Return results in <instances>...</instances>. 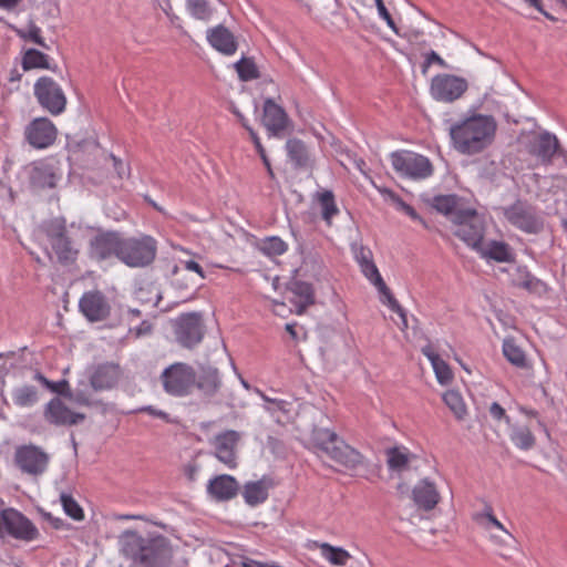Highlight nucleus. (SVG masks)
Here are the masks:
<instances>
[{
	"label": "nucleus",
	"mask_w": 567,
	"mask_h": 567,
	"mask_svg": "<svg viewBox=\"0 0 567 567\" xmlns=\"http://www.w3.org/2000/svg\"><path fill=\"white\" fill-rule=\"evenodd\" d=\"M496 120L492 115L474 113L450 127L453 147L461 154L475 155L487 150L495 141Z\"/></svg>",
	"instance_id": "f257e3e1"
},
{
	"label": "nucleus",
	"mask_w": 567,
	"mask_h": 567,
	"mask_svg": "<svg viewBox=\"0 0 567 567\" xmlns=\"http://www.w3.org/2000/svg\"><path fill=\"white\" fill-rule=\"evenodd\" d=\"M92 229L81 221L66 224L64 218H53L43 226L51 249L62 265H72L78 260L82 244Z\"/></svg>",
	"instance_id": "f03ea898"
},
{
	"label": "nucleus",
	"mask_w": 567,
	"mask_h": 567,
	"mask_svg": "<svg viewBox=\"0 0 567 567\" xmlns=\"http://www.w3.org/2000/svg\"><path fill=\"white\" fill-rule=\"evenodd\" d=\"M351 252L353 255L354 260L360 267L362 275L378 289V291L382 295V302L388 305L390 309L398 315L403 320V326L406 327V318L403 308L399 305L396 299L393 297L392 292L385 285L383 278L380 275V271L373 260L372 250L363 246L360 243L351 244Z\"/></svg>",
	"instance_id": "7ed1b4c3"
},
{
	"label": "nucleus",
	"mask_w": 567,
	"mask_h": 567,
	"mask_svg": "<svg viewBox=\"0 0 567 567\" xmlns=\"http://www.w3.org/2000/svg\"><path fill=\"white\" fill-rule=\"evenodd\" d=\"M316 447L332 461L348 470H354L363 464V455L339 435L329 429H320L315 433Z\"/></svg>",
	"instance_id": "20e7f679"
},
{
	"label": "nucleus",
	"mask_w": 567,
	"mask_h": 567,
	"mask_svg": "<svg viewBox=\"0 0 567 567\" xmlns=\"http://www.w3.org/2000/svg\"><path fill=\"white\" fill-rule=\"evenodd\" d=\"M159 380L164 391L176 398L192 394L196 386L195 369L184 362H175L161 373Z\"/></svg>",
	"instance_id": "39448f33"
},
{
	"label": "nucleus",
	"mask_w": 567,
	"mask_h": 567,
	"mask_svg": "<svg viewBox=\"0 0 567 567\" xmlns=\"http://www.w3.org/2000/svg\"><path fill=\"white\" fill-rule=\"evenodd\" d=\"M157 254V241L148 235L123 238L120 260L128 267H146Z\"/></svg>",
	"instance_id": "423d86ee"
},
{
	"label": "nucleus",
	"mask_w": 567,
	"mask_h": 567,
	"mask_svg": "<svg viewBox=\"0 0 567 567\" xmlns=\"http://www.w3.org/2000/svg\"><path fill=\"white\" fill-rule=\"evenodd\" d=\"M390 162L394 172L413 181L426 179L433 175L434 168L430 159L411 151H395L390 154Z\"/></svg>",
	"instance_id": "0eeeda50"
},
{
	"label": "nucleus",
	"mask_w": 567,
	"mask_h": 567,
	"mask_svg": "<svg viewBox=\"0 0 567 567\" xmlns=\"http://www.w3.org/2000/svg\"><path fill=\"white\" fill-rule=\"evenodd\" d=\"M33 92L39 104L52 115H59L64 112L66 96L60 84L52 78H39L34 83Z\"/></svg>",
	"instance_id": "6e6552de"
},
{
	"label": "nucleus",
	"mask_w": 567,
	"mask_h": 567,
	"mask_svg": "<svg viewBox=\"0 0 567 567\" xmlns=\"http://www.w3.org/2000/svg\"><path fill=\"white\" fill-rule=\"evenodd\" d=\"M174 332L177 342L187 349H192L202 342L205 334L203 317L199 312L179 315L174 323Z\"/></svg>",
	"instance_id": "1a4fd4ad"
},
{
	"label": "nucleus",
	"mask_w": 567,
	"mask_h": 567,
	"mask_svg": "<svg viewBox=\"0 0 567 567\" xmlns=\"http://www.w3.org/2000/svg\"><path fill=\"white\" fill-rule=\"evenodd\" d=\"M0 523V536H3L6 533L16 539L24 542L34 540L39 536V530L34 524L23 514L13 508H6L1 512Z\"/></svg>",
	"instance_id": "9d476101"
},
{
	"label": "nucleus",
	"mask_w": 567,
	"mask_h": 567,
	"mask_svg": "<svg viewBox=\"0 0 567 567\" xmlns=\"http://www.w3.org/2000/svg\"><path fill=\"white\" fill-rule=\"evenodd\" d=\"M467 89L468 83L464 78L443 73L432 78L430 93L437 102L453 103L461 99Z\"/></svg>",
	"instance_id": "9b49d317"
},
{
	"label": "nucleus",
	"mask_w": 567,
	"mask_h": 567,
	"mask_svg": "<svg viewBox=\"0 0 567 567\" xmlns=\"http://www.w3.org/2000/svg\"><path fill=\"white\" fill-rule=\"evenodd\" d=\"M504 216L514 227L527 234H537L543 229V219L535 208L523 202L504 208Z\"/></svg>",
	"instance_id": "f8f14e48"
},
{
	"label": "nucleus",
	"mask_w": 567,
	"mask_h": 567,
	"mask_svg": "<svg viewBox=\"0 0 567 567\" xmlns=\"http://www.w3.org/2000/svg\"><path fill=\"white\" fill-rule=\"evenodd\" d=\"M461 214V217H457L454 234L467 246L477 250L484 238L483 220L474 208H470L467 212Z\"/></svg>",
	"instance_id": "ddd939ff"
},
{
	"label": "nucleus",
	"mask_w": 567,
	"mask_h": 567,
	"mask_svg": "<svg viewBox=\"0 0 567 567\" xmlns=\"http://www.w3.org/2000/svg\"><path fill=\"white\" fill-rule=\"evenodd\" d=\"M123 238L116 231H100L90 239L89 257L96 261H104L112 257L120 260Z\"/></svg>",
	"instance_id": "4468645a"
},
{
	"label": "nucleus",
	"mask_w": 567,
	"mask_h": 567,
	"mask_svg": "<svg viewBox=\"0 0 567 567\" xmlns=\"http://www.w3.org/2000/svg\"><path fill=\"white\" fill-rule=\"evenodd\" d=\"M62 177L60 161L53 156L35 161L31 165L30 181L38 188H54Z\"/></svg>",
	"instance_id": "2eb2a0df"
},
{
	"label": "nucleus",
	"mask_w": 567,
	"mask_h": 567,
	"mask_svg": "<svg viewBox=\"0 0 567 567\" xmlns=\"http://www.w3.org/2000/svg\"><path fill=\"white\" fill-rule=\"evenodd\" d=\"M239 441L240 434L234 430L220 432L210 441L215 457L230 470L238 466L237 446Z\"/></svg>",
	"instance_id": "dca6fc26"
},
{
	"label": "nucleus",
	"mask_w": 567,
	"mask_h": 567,
	"mask_svg": "<svg viewBox=\"0 0 567 567\" xmlns=\"http://www.w3.org/2000/svg\"><path fill=\"white\" fill-rule=\"evenodd\" d=\"M58 136L55 125L47 117L34 118L24 130L27 142L34 148L43 150L54 144Z\"/></svg>",
	"instance_id": "f3484780"
},
{
	"label": "nucleus",
	"mask_w": 567,
	"mask_h": 567,
	"mask_svg": "<svg viewBox=\"0 0 567 567\" xmlns=\"http://www.w3.org/2000/svg\"><path fill=\"white\" fill-rule=\"evenodd\" d=\"M44 419L56 426H72L84 421L85 414L71 410L60 398H54L45 405Z\"/></svg>",
	"instance_id": "a211bd4d"
},
{
	"label": "nucleus",
	"mask_w": 567,
	"mask_h": 567,
	"mask_svg": "<svg viewBox=\"0 0 567 567\" xmlns=\"http://www.w3.org/2000/svg\"><path fill=\"white\" fill-rule=\"evenodd\" d=\"M79 308L83 316L92 322L105 320L111 312L105 296L99 290L84 292L79 301Z\"/></svg>",
	"instance_id": "6ab92c4d"
},
{
	"label": "nucleus",
	"mask_w": 567,
	"mask_h": 567,
	"mask_svg": "<svg viewBox=\"0 0 567 567\" xmlns=\"http://www.w3.org/2000/svg\"><path fill=\"white\" fill-rule=\"evenodd\" d=\"M48 455L33 445L21 446L16 452V462L24 473L38 475L45 471Z\"/></svg>",
	"instance_id": "aec40b11"
},
{
	"label": "nucleus",
	"mask_w": 567,
	"mask_h": 567,
	"mask_svg": "<svg viewBox=\"0 0 567 567\" xmlns=\"http://www.w3.org/2000/svg\"><path fill=\"white\" fill-rule=\"evenodd\" d=\"M262 124L269 136L280 137L289 125V117L279 104L267 99L264 103Z\"/></svg>",
	"instance_id": "412c9836"
},
{
	"label": "nucleus",
	"mask_w": 567,
	"mask_h": 567,
	"mask_svg": "<svg viewBox=\"0 0 567 567\" xmlns=\"http://www.w3.org/2000/svg\"><path fill=\"white\" fill-rule=\"evenodd\" d=\"M559 148L558 140L549 133L533 134L528 140V153L536 156L543 164H550Z\"/></svg>",
	"instance_id": "4be33fe9"
},
{
	"label": "nucleus",
	"mask_w": 567,
	"mask_h": 567,
	"mask_svg": "<svg viewBox=\"0 0 567 567\" xmlns=\"http://www.w3.org/2000/svg\"><path fill=\"white\" fill-rule=\"evenodd\" d=\"M169 558L171 548L167 546L165 539H147L138 564L145 567H159L167 563Z\"/></svg>",
	"instance_id": "5701e85b"
},
{
	"label": "nucleus",
	"mask_w": 567,
	"mask_h": 567,
	"mask_svg": "<svg viewBox=\"0 0 567 567\" xmlns=\"http://www.w3.org/2000/svg\"><path fill=\"white\" fill-rule=\"evenodd\" d=\"M239 491L237 480L227 474H221L209 480L207 484L208 495L217 502H227L236 497Z\"/></svg>",
	"instance_id": "b1692460"
},
{
	"label": "nucleus",
	"mask_w": 567,
	"mask_h": 567,
	"mask_svg": "<svg viewBox=\"0 0 567 567\" xmlns=\"http://www.w3.org/2000/svg\"><path fill=\"white\" fill-rule=\"evenodd\" d=\"M473 520L480 528L489 533V538L495 545L505 546L507 542L499 535L494 534L493 529L502 532L508 538L513 537L505 526L495 517L493 509L489 506H487L484 512L475 513L473 515Z\"/></svg>",
	"instance_id": "393cba45"
},
{
	"label": "nucleus",
	"mask_w": 567,
	"mask_h": 567,
	"mask_svg": "<svg viewBox=\"0 0 567 567\" xmlns=\"http://www.w3.org/2000/svg\"><path fill=\"white\" fill-rule=\"evenodd\" d=\"M412 499L423 511H432L441 501L436 485L427 478L419 481L412 489Z\"/></svg>",
	"instance_id": "a878e982"
},
{
	"label": "nucleus",
	"mask_w": 567,
	"mask_h": 567,
	"mask_svg": "<svg viewBox=\"0 0 567 567\" xmlns=\"http://www.w3.org/2000/svg\"><path fill=\"white\" fill-rule=\"evenodd\" d=\"M208 43L225 55H233L237 51V42L234 34L224 25H217L207 31Z\"/></svg>",
	"instance_id": "bb28decb"
},
{
	"label": "nucleus",
	"mask_w": 567,
	"mask_h": 567,
	"mask_svg": "<svg viewBox=\"0 0 567 567\" xmlns=\"http://www.w3.org/2000/svg\"><path fill=\"white\" fill-rule=\"evenodd\" d=\"M431 205L435 210L449 217L454 225L457 223V217H461V213L470 209V207H464L461 198L456 195H437L433 197Z\"/></svg>",
	"instance_id": "cd10ccee"
},
{
	"label": "nucleus",
	"mask_w": 567,
	"mask_h": 567,
	"mask_svg": "<svg viewBox=\"0 0 567 567\" xmlns=\"http://www.w3.org/2000/svg\"><path fill=\"white\" fill-rule=\"evenodd\" d=\"M422 354L431 362L435 378L441 385H449L454 380L450 365L443 360L433 346L427 344L421 349Z\"/></svg>",
	"instance_id": "c85d7f7f"
},
{
	"label": "nucleus",
	"mask_w": 567,
	"mask_h": 567,
	"mask_svg": "<svg viewBox=\"0 0 567 567\" xmlns=\"http://www.w3.org/2000/svg\"><path fill=\"white\" fill-rule=\"evenodd\" d=\"M120 367L114 363L99 365L91 377V384L96 390L113 388L120 378Z\"/></svg>",
	"instance_id": "c756f323"
},
{
	"label": "nucleus",
	"mask_w": 567,
	"mask_h": 567,
	"mask_svg": "<svg viewBox=\"0 0 567 567\" xmlns=\"http://www.w3.org/2000/svg\"><path fill=\"white\" fill-rule=\"evenodd\" d=\"M477 251L485 259H492L497 262L514 261V254L508 244L504 241L492 240L486 244L482 243Z\"/></svg>",
	"instance_id": "7c9ffc66"
},
{
	"label": "nucleus",
	"mask_w": 567,
	"mask_h": 567,
	"mask_svg": "<svg viewBox=\"0 0 567 567\" xmlns=\"http://www.w3.org/2000/svg\"><path fill=\"white\" fill-rule=\"evenodd\" d=\"M147 539H144L134 530H126L120 537L121 549L123 554L138 563Z\"/></svg>",
	"instance_id": "2f4dec72"
},
{
	"label": "nucleus",
	"mask_w": 567,
	"mask_h": 567,
	"mask_svg": "<svg viewBox=\"0 0 567 567\" xmlns=\"http://www.w3.org/2000/svg\"><path fill=\"white\" fill-rule=\"evenodd\" d=\"M291 303L296 307V312L302 315L306 309L315 303V295L311 285L303 281H296L291 287Z\"/></svg>",
	"instance_id": "473e14b6"
},
{
	"label": "nucleus",
	"mask_w": 567,
	"mask_h": 567,
	"mask_svg": "<svg viewBox=\"0 0 567 567\" xmlns=\"http://www.w3.org/2000/svg\"><path fill=\"white\" fill-rule=\"evenodd\" d=\"M502 351L506 360L516 368L523 370L532 369V364L524 350L516 343L514 338L504 339Z\"/></svg>",
	"instance_id": "72a5a7b5"
},
{
	"label": "nucleus",
	"mask_w": 567,
	"mask_h": 567,
	"mask_svg": "<svg viewBox=\"0 0 567 567\" xmlns=\"http://www.w3.org/2000/svg\"><path fill=\"white\" fill-rule=\"evenodd\" d=\"M185 271H193L199 276L200 279H205V272L202 266L193 260V259H178V264L173 267L172 270V284L174 287L181 290H188V287L190 286L189 282H186L185 285L181 282L179 276L182 272Z\"/></svg>",
	"instance_id": "f704fd0d"
},
{
	"label": "nucleus",
	"mask_w": 567,
	"mask_h": 567,
	"mask_svg": "<svg viewBox=\"0 0 567 567\" xmlns=\"http://www.w3.org/2000/svg\"><path fill=\"white\" fill-rule=\"evenodd\" d=\"M385 454L389 468L396 472L404 471L412 456L410 451L404 446L390 447L386 450Z\"/></svg>",
	"instance_id": "c9c22d12"
},
{
	"label": "nucleus",
	"mask_w": 567,
	"mask_h": 567,
	"mask_svg": "<svg viewBox=\"0 0 567 567\" xmlns=\"http://www.w3.org/2000/svg\"><path fill=\"white\" fill-rule=\"evenodd\" d=\"M318 547L322 558L333 566L343 567L351 558L350 553L342 547H336L328 543H322Z\"/></svg>",
	"instance_id": "e433bc0d"
},
{
	"label": "nucleus",
	"mask_w": 567,
	"mask_h": 567,
	"mask_svg": "<svg viewBox=\"0 0 567 567\" xmlns=\"http://www.w3.org/2000/svg\"><path fill=\"white\" fill-rule=\"evenodd\" d=\"M316 200L320 206L322 219L327 225H331L332 218L339 214L334 195L331 190L317 193Z\"/></svg>",
	"instance_id": "4c0bfd02"
},
{
	"label": "nucleus",
	"mask_w": 567,
	"mask_h": 567,
	"mask_svg": "<svg viewBox=\"0 0 567 567\" xmlns=\"http://www.w3.org/2000/svg\"><path fill=\"white\" fill-rule=\"evenodd\" d=\"M509 439L517 449L523 451H528L536 444L535 435L526 425L514 426L509 433Z\"/></svg>",
	"instance_id": "58836bf2"
},
{
	"label": "nucleus",
	"mask_w": 567,
	"mask_h": 567,
	"mask_svg": "<svg viewBox=\"0 0 567 567\" xmlns=\"http://www.w3.org/2000/svg\"><path fill=\"white\" fill-rule=\"evenodd\" d=\"M286 150L289 159L297 167H305L309 163V153L303 142L297 138H290L286 143Z\"/></svg>",
	"instance_id": "ea45409f"
},
{
	"label": "nucleus",
	"mask_w": 567,
	"mask_h": 567,
	"mask_svg": "<svg viewBox=\"0 0 567 567\" xmlns=\"http://www.w3.org/2000/svg\"><path fill=\"white\" fill-rule=\"evenodd\" d=\"M243 496L248 505L256 506L268 498V488L262 481L249 482L244 487Z\"/></svg>",
	"instance_id": "a19ab883"
},
{
	"label": "nucleus",
	"mask_w": 567,
	"mask_h": 567,
	"mask_svg": "<svg viewBox=\"0 0 567 567\" xmlns=\"http://www.w3.org/2000/svg\"><path fill=\"white\" fill-rule=\"evenodd\" d=\"M49 61L50 58L45 53L35 49H28L23 53L21 65L24 71L33 69L49 70L51 69Z\"/></svg>",
	"instance_id": "79ce46f5"
},
{
	"label": "nucleus",
	"mask_w": 567,
	"mask_h": 567,
	"mask_svg": "<svg viewBox=\"0 0 567 567\" xmlns=\"http://www.w3.org/2000/svg\"><path fill=\"white\" fill-rule=\"evenodd\" d=\"M220 386V379L217 369L208 368L196 377V386L206 394L215 393Z\"/></svg>",
	"instance_id": "37998d69"
},
{
	"label": "nucleus",
	"mask_w": 567,
	"mask_h": 567,
	"mask_svg": "<svg viewBox=\"0 0 567 567\" xmlns=\"http://www.w3.org/2000/svg\"><path fill=\"white\" fill-rule=\"evenodd\" d=\"M38 390L33 385L24 384L12 391V400L21 408L32 406L38 402Z\"/></svg>",
	"instance_id": "c03bdc74"
},
{
	"label": "nucleus",
	"mask_w": 567,
	"mask_h": 567,
	"mask_svg": "<svg viewBox=\"0 0 567 567\" xmlns=\"http://www.w3.org/2000/svg\"><path fill=\"white\" fill-rule=\"evenodd\" d=\"M186 10L196 20L208 21L215 10L208 0H186Z\"/></svg>",
	"instance_id": "a18cd8bd"
},
{
	"label": "nucleus",
	"mask_w": 567,
	"mask_h": 567,
	"mask_svg": "<svg viewBox=\"0 0 567 567\" xmlns=\"http://www.w3.org/2000/svg\"><path fill=\"white\" fill-rule=\"evenodd\" d=\"M443 401L457 420H463L467 413L466 404L460 392L449 390L443 394Z\"/></svg>",
	"instance_id": "49530a36"
},
{
	"label": "nucleus",
	"mask_w": 567,
	"mask_h": 567,
	"mask_svg": "<svg viewBox=\"0 0 567 567\" xmlns=\"http://www.w3.org/2000/svg\"><path fill=\"white\" fill-rule=\"evenodd\" d=\"M235 69L243 81H251L259 78L258 68L251 59H240L236 62Z\"/></svg>",
	"instance_id": "de8ad7c7"
},
{
	"label": "nucleus",
	"mask_w": 567,
	"mask_h": 567,
	"mask_svg": "<svg viewBox=\"0 0 567 567\" xmlns=\"http://www.w3.org/2000/svg\"><path fill=\"white\" fill-rule=\"evenodd\" d=\"M261 251L267 256H281L287 249L288 245L279 237H268L261 241Z\"/></svg>",
	"instance_id": "09e8293b"
},
{
	"label": "nucleus",
	"mask_w": 567,
	"mask_h": 567,
	"mask_svg": "<svg viewBox=\"0 0 567 567\" xmlns=\"http://www.w3.org/2000/svg\"><path fill=\"white\" fill-rule=\"evenodd\" d=\"M61 503L63 505L65 513L70 517H72L73 519H76V520L83 519V517H84L83 511L72 496L62 494Z\"/></svg>",
	"instance_id": "8fccbe9b"
},
{
	"label": "nucleus",
	"mask_w": 567,
	"mask_h": 567,
	"mask_svg": "<svg viewBox=\"0 0 567 567\" xmlns=\"http://www.w3.org/2000/svg\"><path fill=\"white\" fill-rule=\"evenodd\" d=\"M107 158L112 162L113 168L116 172V175L120 179L130 176V167L121 158L116 157L113 154H109Z\"/></svg>",
	"instance_id": "3c124183"
},
{
	"label": "nucleus",
	"mask_w": 567,
	"mask_h": 567,
	"mask_svg": "<svg viewBox=\"0 0 567 567\" xmlns=\"http://www.w3.org/2000/svg\"><path fill=\"white\" fill-rule=\"evenodd\" d=\"M19 34L21 38L30 40L42 48H48L41 35V29L37 25H32L27 33Z\"/></svg>",
	"instance_id": "603ef678"
},
{
	"label": "nucleus",
	"mask_w": 567,
	"mask_h": 567,
	"mask_svg": "<svg viewBox=\"0 0 567 567\" xmlns=\"http://www.w3.org/2000/svg\"><path fill=\"white\" fill-rule=\"evenodd\" d=\"M257 393L260 395V398L267 402V403H270L272 406H268L266 408L268 411L272 412L275 410H279V411H284V412H287V405L288 403L284 400H279V399H271L269 396H267L264 392H261L260 390H257Z\"/></svg>",
	"instance_id": "864d4df0"
},
{
	"label": "nucleus",
	"mask_w": 567,
	"mask_h": 567,
	"mask_svg": "<svg viewBox=\"0 0 567 567\" xmlns=\"http://www.w3.org/2000/svg\"><path fill=\"white\" fill-rule=\"evenodd\" d=\"M200 466L195 460L189 461L183 466V473L190 482H194L197 478Z\"/></svg>",
	"instance_id": "5fc2aeb1"
},
{
	"label": "nucleus",
	"mask_w": 567,
	"mask_h": 567,
	"mask_svg": "<svg viewBox=\"0 0 567 567\" xmlns=\"http://www.w3.org/2000/svg\"><path fill=\"white\" fill-rule=\"evenodd\" d=\"M518 286L525 288L528 291H539L542 288H544V284L540 280L529 275H527L525 279L518 284Z\"/></svg>",
	"instance_id": "6e6d98bb"
},
{
	"label": "nucleus",
	"mask_w": 567,
	"mask_h": 567,
	"mask_svg": "<svg viewBox=\"0 0 567 567\" xmlns=\"http://www.w3.org/2000/svg\"><path fill=\"white\" fill-rule=\"evenodd\" d=\"M398 209L404 212L409 217H411L413 220H416L421 223L424 227H426L425 220L416 213V210L405 202H400V206Z\"/></svg>",
	"instance_id": "4d7b16f0"
},
{
	"label": "nucleus",
	"mask_w": 567,
	"mask_h": 567,
	"mask_svg": "<svg viewBox=\"0 0 567 567\" xmlns=\"http://www.w3.org/2000/svg\"><path fill=\"white\" fill-rule=\"evenodd\" d=\"M375 3H377V8H378V12H379L380 17L383 20H385L391 28H394V22H393V20L391 18L390 12L386 9L384 2H383V0H375Z\"/></svg>",
	"instance_id": "13d9d810"
},
{
	"label": "nucleus",
	"mask_w": 567,
	"mask_h": 567,
	"mask_svg": "<svg viewBox=\"0 0 567 567\" xmlns=\"http://www.w3.org/2000/svg\"><path fill=\"white\" fill-rule=\"evenodd\" d=\"M489 413H491L492 417L495 420L505 419L507 422L509 421V417L506 415L505 410L496 402H494L491 405Z\"/></svg>",
	"instance_id": "bf43d9fd"
},
{
	"label": "nucleus",
	"mask_w": 567,
	"mask_h": 567,
	"mask_svg": "<svg viewBox=\"0 0 567 567\" xmlns=\"http://www.w3.org/2000/svg\"><path fill=\"white\" fill-rule=\"evenodd\" d=\"M380 194L385 198L390 199L392 203L396 205V208L400 206V202H404L399 195H396L393 190L388 188H378Z\"/></svg>",
	"instance_id": "052dcab7"
},
{
	"label": "nucleus",
	"mask_w": 567,
	"mask_h": 567,
	"mask_svg": "<svg viewBox=\"0 0 567 567\" xmlns=\"http://www.w3.org/2000/svg\"><path fill=\"white\" fill-rule=\"evenodd\" d=\"M244 126L248 130L249 132V135L254 142V145L257 150L258 153H262V151L265 150L261 142H260V138L259 136L257 135V133L250 127L248 126L247 124H244Z\"/></svg>",
	"instance_id": "680f3d73"
},
{
	"label": "nucleus",
	"mask_w": 567,
	"mask_h": 567,
	"mask_svg": "<svg viewBox=\"0 0 567 567\" xmlns=\"http://www.w3.org/2000/svg\"><path fill=\"white\" fill-rule=\"evenodd\" d=\"M142 412H145L152 416H156V417H159V419H163V420H167L168 415L166 412L162 411V410H157L153 406H145L143 409H141Z\"/></svg>",
	"instance_id": "e2e57ef3"
},
{
	"label": "nucleus",
	"mask_w": 567,
	"mask_h": 567,
	"mask_svg": "<svg viewBox=\"0 0 567 567\" xmlns=\"http://www.w3.org/2000/svg\"><path fill=\"white\" fill-rule=\"evenodd\" d=\"M68 390L69 383L65 380L53 382V389H50V391L59 394H65Z\"/></svg>",
	"instance_id": "0e129e2a"
},
{
	"label": "nucleus",
	"mask_w": 567,
	"mask_h": 567,
	"mask_svg": "<svg viewBox=\"0 0 567 567\" xmlns=\"http://www.w3.org/2000/svg\"><path fill=\"white\" fill-rule=\"evenodd\" d=\"M525 2H527L529 6L534 7L536 10H538L540 13H543L546 18L550 19V20H555L554 17H551L549 13H547L544 9H543V4H542V1L540 0H524Z\"/></svg>",
	"instance_id": "69168bd1"
},
{
	"label": "nucleus",
	"mask_w": 567,
	"mask_h": 567,
	"mask_svg": "<svg viewBox=\"0 0 567 567\" xmlns=\"http://www.w3.org/2000/svg\"><path fill=\"white\" fill-rule=\"evenodd\" d=\"M426 63L427 64H431V63H437L440 65H444L445 62L444 60L434 51H432L427 56H426Z\"/></svg>",
	"instance_id": "338daca9"
},
{
	"label": "nucleus",
	"mask_w": 567,
	"mask_h": 567,
	"mask_svg": "<svg viewBox=\"0 0 567 567\" xmlns=\"http://www.w3.org/2000/svg\"><path fill=\"white\" fill-rule=\"evenodd\" d=\"M271 302L274 313L278 316H285L286 305L276 300H272Z\"/></svg>",
	"instance_id": "774afa93"
}]
</instances>
